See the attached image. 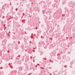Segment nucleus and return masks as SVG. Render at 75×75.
<instances>
[{"label":"nucleus","mask_w":75,"mask_h":75,"mask_svg":"<svg viewBox=\"0 0 75 75\" xmlns=\"http://www.w3.org/2000/svg\"><path fill=\"white\" fill-rule=\"evenodd\" d=\"M43 12H44V11H42V13H43Z\"/></svg>","instance_id":"nucleus-1"}]
</instances>
